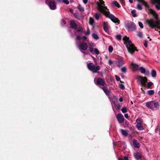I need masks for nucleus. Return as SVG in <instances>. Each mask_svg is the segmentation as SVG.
<instances>
[{
    "mask_svg": "<svg viewBox=\"0 0 160 160\" xmlns=\"http://www.w3.org/2000/svg\"><path fill=\"white\" fill-rule=\"evenodd\" d=\"M118 160H124L123 159H122V158H118Z\"/></svg>",
    "mask_w": 160,
    "mask_h": 160,
    "instance_id": "obj_64",
    "label": "nucleus"
},
{
    "mask_svg": "<svg viewBox=\"0 0 160 160\" xmlns=\"http://www.w3.org/2000/svg\"><path fill=\"white\" fill-rule=\"evenodd\" d=\"M154 91L153 90H149L148 91L147 93L149 95H152L154 94Z\"/></svg>",
    "mask_w": 160,
    "mask_h": 160,
    "instance_id": "obj_27",
    "label": "nucleus"
},
{
    "mask_svg": "<svg viewBox=\"0 0 160 160\" xmlns=\"http://www.w3.org/2000/svg\"><path fill=\"white\" fill-rule=\"evenodd\" d=\"M121 70L122 72L125 73L126 72V69L125 67H123L121 68Z\"/></svg>",
    "mask_w": 160,
    "mask_h": 160,
    "instance_id": "obj_38",
    "label": "nucleus"
},
{
    "mask_svg": "<svg viewBox=\"0 0 160 160\" xmlns=\"http://www.w3.org/2000/svg\"><path fill=\"white\" fill-rule=\"evenodd\" d=\"M94 82L97 85H99L101 86H104L105 82L103 79L99 78L98 79L94 78Z\"/></svg>",
    "mask_w": 160,
    "mask_h": 160,
    "instance_id": "obj_8",
    "label": "nucleus"
},
{
    "mask_svg": "<svg viewBox=\"0 0 160 160\" xmlns=\"http://www.w3.org/2000/svg\"><path fill=\"white\" fill-rule=\"evenodd\" d=\"M119 101L120 102H122L123 101V99H122V97H121L119 99Z\"/></svg>",
    "mask_w": 160,
    "mask_h": 160,
    "instance_id": "obj_60",
    "label": "nucleus"
},
{
    "mask_svg": "<svg viewBox=\"0 0 160 160\" xmlns=\"http://www.w3.org/2000/svg\"><path fill=\"white\" fill-rule=\"evenodd\" d=\"M134 156L137 160H139L142 157L141 155L138 152L135 153L134 154Z\"/></svg>",
    "mask_w": 160,
    "mask_h": 160,
    "instance_id": "obj_19",
    "label": "nucleus"
},
{
    "mask_svg": "<svg viewBox=\"0 0 160 160\" xmlns=\"http://www.w3.org/2000/svg\"><path fill=\"white\" fill-rule=\"evenodd\" d=\"M136 122H137V123H140V124H141L142 122V120L140 118H138L136 120Z\"/></svg>",
    "mask_w": 160,
    "mask_h": 160,
    "instance_id": "obj_42",
    "label": "nucleus"
},
{
    "mask_svg": "<svg viewBox=\"0 0 160 160\" xmlns=\"http://www.w3.org/2000/svg\"><path fill=\"white\" fill-rule=\"evenodd\" d=\"M108 51L109 52H112L113 50V48L112 46H109L108 48Z\"/></svg>",
    "mask_w": 160,
    "mask_h": 160,
    "instance_id": "obj_35",
    "label": "nucleus"
},
{
    "mask_svg": "<svg viewBox=\"0 0 160 160\" xmlns=\"http://www.w3.org/2000/svg\"><path fill=\"white\" fill-rule=\"evenodd\" d=\"M63 2L67 5L69 3V2L68 0H62Z\"/></svg>",
    "mask_w": 160,
    "mask_h": 160,
    "instance_id": "obj_46",
    "label": "nucleus"
},
{
    "mask_svg": "<svg viewBox=\"0 0 160 160\" xmlns=\"http://www.w3.org/2000/svg\"><path fill=\"white\" fill-rule=\"evenodd\" d=\"M45 3L51 10H54L56 9V5L54 1L46 0Z\"/></svg>",
    "mask_w": 160,
    "mask_h": 160,
    "instance_id": "obj_5",
    "label": "nucleus"
},
{
    "mask_svg": "<svg viewBox=\"0 0 160 160\" xmlns=\"http://www.w3.org/2000/svg\"><path fill=\"white\" fill-rule=\"evenodd\" d=\"M124 117L127 119H128L129 118L128 115V114L126 113L124 114Z\"/></svg>",
    "mask_w": 160,
    "mask_h": 160,
    "instance_id": "obj_54",
    "label": "nucleus"
},
{
    "mask_svg": "<svg viewBox=\"0 0 160 160\" xmlns=\"http://www.w3.org/2000/svg\"><path fill=\"white\" fill-rule=\"evenodd\" d=\"M137 1L138 2L141 3L146 8L149 9L151 13L152 14H154V11L152 9L149 8L150 7L149 5L147 3L144 1V0H137Z\"/></svg>",
    "mask_w": 160,
    "mask_h": 160,
    "instance_id": "obj_9",
    "label": "nucleus"
},
{
    "mask_svg": "<svg viewBox=\"0 0 160 160\" xmlns=\"http://www.w3.org/2000/svg\"><path fill=\"white\" fill-rule=\"evenodd\" d=\"M90 34V31L89 29H88L87 31L85 32V34L86 35H88Z\"/></svg>",
    "mask_w": 160,
    "mask_h": 160,
    "instance_id": "obj_45",
    "label": "nucleus"
},
{
    "mask_svg": "<svg viewBox=\"0 0 160 160\" xmlns=\"http://www.w3.org/2000/svg\"><path fill=\"white\" fill-rule=\"evenodd\" d=\"M92 38L96 39V40H98L99 39V38L98 35L97 34H96L95 33H93L92 35Z\"/></svg>",
    "mask_w": 160,
    "mask_h": 160,
    "instance_id": "obj_25",
    "label": "nucleus"
},
{
    "mask_svg": "<svg viewBox=\"0 0 160 160\" xmlns=\"http://www.w3.org/2000/svg\"><path fill=\"white\" fill-rule=\"evenodd\" d=\"M121 111L123 113H125L127 112V109L126 107H124L121 109Z\"/></svg>",
    "mask_w": 160,
    "mask_h": 160,
    "instance_id": "obj_32",
    "label": "nucleus"
},
{
    "mask_svg": "<svg viewBox=\"0 0 160 160\" xmlns=\"http://www.w3.org/2000/svg\"><path fill=\"white\" fill-rule=\"evenodd\" d=\"M157 28L160 29V21L157 20V25L156 26ZM159 34H160V31H159Z\"/></svg>",
    "mask_w": 160,
    "mask_h": 160,
    "instance_id": "obj_33",
    "label": "nucleus"
},
{
    "mask_svg": "<svg viewBox=\"0 0 160 160\" xmlns=\"http://www.w3.org/2000/svg\"><path fill=\"white\" fill-rule=\"evenodd\" d=\"M78 9L79 11L81 12L84 11V8L80 5H79V6L78 7Z\"/></svg>",
    "mask_w": 160,
    "mask_h": 160,
    "instance_id": "obj_30",
    "label": "nucleus"
},
{
    "mask_svg": "<svg viewBox=\"0 0 160 160\" xmlns=\"http://www.w3.org/2000/svg\"><path fill=\"white\" fill-rule=\"evenodd\" d=\"M144 45L145 47H147L148 46V44L147 43H144Z\"/></svg>",
    "mask_w": 160,
    "mask_h": 160,
    "instance_id": "obj_62",
    "label": "nucleus"
},
{
    "mask_svg": "<svg viewBox=\"0 0 160 160\" xmlns=\"http://www.w3.org/2000/svg\"><path fill=\"white\" fill-rule=\"evenodd\" d=\"M121 131L122 134L124 136H127L128 135V133L127 132L126 130L123 129H121Z\"/></svg>",
    "mask_w": 160,
    "mask_h": 160,
    "instance_id": "obj_24",
    "label": "nucleus"
},
{
    "mask_svg": "<svg viewBox=\"0 0 160 160\" xmlns=\"http://www.w3.org/2000/svg\"><path fill=\"white\" fill-rule=\"evenodd\" d=\"M99 3H97L98 9L106 17H108L114 23H119V21L114 15L110 14L107 7L105 6L104 2L102 0H99Z\"/></svg>",
    "mask_w": 160,
    "mask_h": 160,
    "instance_id": "obj_1",
    "label": "nucleus"
},
{
    "mask_svg": "<svg viewBox=\"0 0 160 160\" xmlns=\"http://www.w3.org/2000/svg\"><path fill=\"white\" fill-rule=\"evenodd\" d=\"M138 35L139 37H140L142 36V33L140 32H138Z\"/></svg>",
    "mask_w": 160,
    "mask_h": 160,
    "instance_id": "obj_51",
    "label": "nucleus"
},
{
    "mask_svg": "<svg viewBox=\"0 0 160 160\" xmlns=\"http://www.w3.org/2000/svg\"><path fill=\"white\" fill-rule=\"evenodd\" d=\"M70 12L71 13H73V10L71 9V8H70Z\"/></svg>",
    "mask_w": 160,
    "mask_h": 160,
    "instance_id": "obj_61",
    "label": "nucleus"
},
{
    "mask_svg": "<svg viewBox=\"0 0 160 160\" xmlns=\"http://www.w3.org/2000/svg\"><path fill=\"white\" fill-rule=\"evenodd\" d=\"M146 22L149 27L154 28L156 27L157 20H155L152 18L148 19L146 20Z\"/></svg>",
    "mask_w": 160,
    "mask_h": 160,
    "instance_id": "obj_4",
    "label": "nucleus"
},
{
    "mask_svg": "<svg viewBox=\"0 0 160 160\" xmlns=\"http://www.w3.org/2000/svg\"><path fill=\"white\" fill-rule=\"evenodd\" d=\"M79 49L83 50H87L88 46L87 43L84 42H83L80 43L79 46H78Z\"/></svg>",
    "mask_w": 160,
    "mask_h": 160,
    "instance_id": "obj_11",
    "label": "nucleus"
},
{
    "mask_svg": "<svg viewBox=\"0 0 160 160\" xmlns=\"http://www.w3.org/2000/svg\"><path fill=\"white\" fill-rule=\"evenodd\" d=\"M99 87L102 89L106 95L107 96H109L110 95V91L108 90V89L107 88V87H104L103 88H101L100 87Z\"/></svg>",
    "mask_w": 160,
    "mask_h": 160,
    "instance_id": "obj_15",
    "label": "nucleus"
},
{
    "mask_svg": "<svg viewBox=\"0 0 160 160\" xmlns=\"http://www.w3.org/2000/svg\"><path fill=\"white\" fill-rule=\"evenodd\" d=\"M131 13L132 14V16L135 18L137 16L136 14V11L135 10H133L131 11Z\"/></svg>",
    "mask_w": 160,
    "mask_h": 160,
    "instance_id": "obj_31",
    "label": "nucleus"
},
{
    "mask_svg": "<svg viewBox=\"0 0 160 160\" xmlns=\"http://www.w3.org/2000/svg\"><path fill=\"white\" fill-rule=\"evenodd\" d=\"M115 78L117 81H119L120 80V78L117 76H115Z\"/></svg>",
    "mask_w": 160,
    "mask_h": 160,
    "instance_id": "obj_48",
    "label": "nucleus"
},
{
    "mask_svg": "<svg viewBox=\"0 0 160 160\" xmlns=\"http://www.w3.org/2000/svg\"><path fill=\"white\" fill-rule=\"evenodd\" d=\"M123 39L124 41V43L126 45L127 50L129 53L132 54L135 51H137L135 47L132 43L131 41L128 38L125 36Z\"/></svg>",
    "mask_w": 160,
    "mask_h": 160,
    "instance_id": "obj_2",
    "label": "nucleus"
},
{
    "mask_svg": "<svg viewBox=\"0 0 160 160\" xmlns=\"http://www.w3.org/2000/svg\"><path fill=\"white\" fill-rule=\"evenodd\" d=\"M119 87L122 90H123L125 88V87H124V85L123 84H119Z\"/></svg>",
    "mask_w": 160,
    "mask_h": 160,
    "instance_id": "obj_37",
    "label": "nucleus"
},
{
    "mask_svg": "<svg viewBox=\"0 0 160 160\" xmlns=\"http://www.w3.org/2000/svg\"><path fill=\"white\" fill-rule=\"evenodd\" d=\"M153 106L154 108H155L157 109H158L159 108V102H155V101H153Z\"/></svg>",
    "mask_w": 160,
    "mask_h": 160,
    "instance_id": "obj_21",
    "label": "nucleus"
},
{
    "mask_svg": "<svg viewBox=\"0 0 160 160\" xmlns=\"http://www.w3.org/2000/svg\"><path fill=\"white\" fill-rule=\"evenodd\" d=\"M133 145L134 147L137 148H139L140 147V144L139 142H138V141L134 139L133 141Z\"/></svg>",
    "mask_w": 160,
    "mask_h": 160,
    "instance_id": "obj_18",
    "label": "nucleus"
},
{
    "mask_svg": "<svg viewBox=\"0 0 160 160\" xmlns=\"http://www.w3.org/2000/svg\"><path fill=\"white\" fill-rule=\"evenodd\" d=\"M153 83L152 82H149L148 83L147 87L148 88H150L151 87Z\"/></svg>",
    "mask_w": 160,
    "mask_h": 160,
    "instance_id": "obj_39",
    "label": "nucleus"
},
{
    "mask_svg": "<svg viewBox=\"0 0 160 160\" xmlns=\"http://www.w3.org/2000/svg\"><path fill=\"white\" fill-rule=\"evenodd\" d=\"M117 118L119 123H122L124 122V118L121 114H118L117 116Z\"/></svg>",
    "mask_w": 160,
    "mask_h": 160,
    "instance_id": "obj_12",
    "label": "nucleus"
},
{
    "mask_svg": "<svg viewBox=\"0 0 160 160\" xmlns=\"http://www.w3.org/2000/svg\"><path fill=\"white\" fill-rule=\"evenodd\" d=\"M153 101L148 102L146 103V106L152 110H154V108L153 106Z\"/></svg>",
    "mask_w": 160,
    "mask_h": 160,
    "instance_id": "obj_13",
    "label": "nucleus"
},
{
    "mask_svg": "<svg viewBox=\"0 0 160 160\" xmlns=\"http://www.w3.org/2000/svg\"><path fill=\"white\" fill-rule=\"evenodd\" d=\"M95 46V44L93 43H90V47H94Z\"/></svg>",
    "mask_w": 160,
    "mask_h": 160,
    "instance_id": "obj_50",
    "label": "nucleus"
},
{
    "mask_svg": "<svg viewBox=\"0 0 160 160\" xmlns=\"http://www.w3.org/2000/svg\"><path fill=\"white\" fill-rule=\"evenodd\" d=\"M121 107L120 105L119 104H117L116 106V109L118 110Z\"/></svg>",
    "mask_w": 160,
    "mask_h": 160,
    "instance_id": "obj_47",
    "label": "nucleus"
},
{
    "mask_svg": "<svg viewBox=\"0 0 160 160\" xmlns=\"http://www.w3.org/2000/svg\"><path fill=\"white\" fill-rule=\"evenodd\" d=\"M140 71L141 73L144 74L146 70L145 69L142 67H140Z\"/></svg>",
    "mask_w": 160,
    "mask_h": 160,
    "instance_id": "obj_29",
    "label": "nucleus"
},
{
    "mask_svg": "<svg viewBox=\"0 0 160 160\" xmlns=\"http://www.w3.org/2000/svg\"><path fill=\"white\" fill-rule=\"evenodd\" d=\"M102 26L104 31L107 33H108L111 27L107 22H103Z\"/></svg>",
    "mask_w": 160,
    "mask_h": 160,
    "instance_id": "obj_10",
    "label": "nucleus"
},
{
    "mask_svg": "<svg viewBox=\"0 0 160 160\" xmlns=\"http://www.w3.org/2000/svg\"><path fill=\"white\" fill-rule=\"evenodd\" d=\"M131 65L133 71H137L138 70V65L132 63L131 64Z\"/></svg>",
    "mask_w": 160,
    "mask_h": 160,
    "instance_id": "obj_20",
    "label": "nucleus"
},
{
    "mask_svg": "<svg viewBox=\"0 0 160 160\" xmlns=\"http://www.w3.org/2000/svg\"><path fill=\"white\" fill-rule=\"evenodd\" d=\"M146 76H149L150 75V72L148 70L146 71L144 73Z\"/></svg>",
    "mask_w": 160,
    "mask_h": 160,
    "instance_id": "obj_44",
    "label": "nucleus"
},
{
    "mask_svg": "<svg viewBox=\"0 0 160 160\" xmlns=\"http://www.w3.org/2000/svg\"><path fill=\"white\" fill-rule=\"evenodd\" d=\"M108 64L110 65H111L112 64V62L111 60H109L108 61Z\"/></svg>",
    "mask_w": 160,
    "mask_h": 160,
    "instance_id": "obj_53",
    "label": "nucleus"
},
{
    "mask_svg": "<svg viewBox=\"0 0 160 160\" xmlns=\"http://www.w3.org/2000/svg\"><path fill=\"white\" fill-rule=\"evenodd\" d=\"M151 75L152 77L154 78L156 77V72L155 70H152L151 72Z\"/></svg>",
    "mask_w": 160,
    "mask_h": 160,
    "instance_id": "obj_26",
    "label": "nucleus"
},
{
    "mask_svg": "<svg viewBox=\"0 0 160 160\" xmlns=\"http://www.w3.org/2000/svg\"><path fill=\"white\" fill-rule=\"evenodd\" d=\"M81 37L79 36H78L76 37V39L77 40H79L81 39Z\"/></svg>",
    "mask_w": 160,
    "mask_h": 160,
    "instance_id": "obj_55",
    "label": "nucleus"
},
{
    "mask_svg": "<svg viewBox=\"0 0 160 160\" xmlns=\"http://www.w3.org/2000/svg\"><path fill=\"white\" fill-rule=\"evenodd\" d=\"M137 79L141 83L142 86L145 87L146 82L147 81V79L146 77H142L140 76H137Z\"/></svg>",
    "mask_w": 160,
    "mask_h": 160,
    "instance_id": "obj_6",
    "label": "nucleus"
},
{
    "mask_svg": "<svg viewBox=\"0 0 160 160\" xmlns=\"http://www.w3.org/2000/svg\"><path fill=\"white\" fill-rule=\"evenodd\" d=\"M78 13L77 12L75 13H74V16L76 17V18H78Z\"/></svg>",
    "mask_w": 160,
    "mask_h": 160,
    "instance_id": "obj_56",
    "label": "nucleus"
},
{
    "mask_svg": "<svg viewBox=\"0 0 160 160\" xmlns=\"http://www.w3.org/2000/svg\"><path fill=\"white\" fill-rule=\"evenodd\" d=\"M138 25H139V26L141 28H143V26L142 23L141 22H138Z\"/></svg>",
    "mask_w": 160,
    "mask_h": 160,
    "instance_id": "obj_40",
    "label": "nucleus"
},
{
    "mask_svg": "<svg viewBox=\"0 0 160 160\" xmlns=\"http://www.w3.org/2000/svg\"><path fill=\"white\" fill-rule=\"evenodd\" d=\"M124 158L125 160H128V157L127 156L124 157Z\"/></svg>",
    "mask_w": 160,
    "mask_h": 160,
    "instance_id": "obj_59",
    "label": "nucleus"
},
{
    "mask_svg": "<svg viewBox=\"0 0 160 160\" xmlns=\"http://www.w3.org/2000/svg\"><path fill=\"white\" fill-rule=\"evenodd\" d=\"M90 24L92 26H93L94 25V22L93 21H92V22H90Z\"/></svg>",
    "mask_w": 160,
    "mask_h": 160,
    "instance_id": "obj_57",
    "label": "nucleus"
},
{
    "mask_svg": "<svg viewBox=\"0 0 160 160\" xmlns=\"http://www.w3.org/2000/svg\"><path fill=\"white\" fill-rule=\"evenodd\" d=\"M116 63L118 67H120L124 63V61L122 60H117L116 61Z\"/></svg>",
    "mask_w": 160,
    "mask_h": 160,
    "instance_id": "obj_16",
    "label": "nucleus"
},
{
    "mask_svg": "<svg viewBox=\"0 0 160 160\" xmlns=\"http://www.w3.org/2000/svg\"><path fill=\"white\" fill-rule=\"evenodd\" d=\"M101 15V14L96 12L94 15V17L96 20H98L99 19Z\"/></svg>",
    "mask_w": 160,
    "mask_h": 160,
    "instance_id": "obj_23",
    "label": "nucleus"
},
{
    "mask_svg": "<svg viewBox=\"0 0 160 160\" xmlns=\"http://www.w3.org/2000/svg\"><path fill=\"white\" fill-rule=\"evenodd\" d=\"M77 31L79 33H81L82 31V28L81 27H79L77 28Z\"/></svg>",
    "mask_w": 160,
    "mask_h": 160,
    "instance_id": "obj_36",
    "label": "nucleus"
},
{
    "mask_svg": "<svg viewBox=\"0 0 160 160\" xmlns=\"http://www.w3.org/2000/svg\"><path fill=\"white\" fill-rule=\"evenodd\" d=\"M70 25L71 27L73 29H76L77 28V26L74 21H70Z\"/></svg>",
    "mask_w": 160,
    "mask_h": 160,
    "instance_id": "obj_14",
    "label": "nucleus"
},
{
    "mask_svg": "<svg viewBox=\"0 0 160 160\" xmlns=\"http://www.w3.org/2000/svg\"><path fill=\"white\" fill-rule=\"evenodd\" d=\"M154 2L157 3L155 5L156 8L158 10L160 9V0H154Z\"/></svg>",
    "mask_w": 160,
    "mask_h": 160,
    "instance_id": "obj_17",
    "label": "nucleus"
},
{
    "mask_svg": "<svg viewBox=\"0 0 160 160\" xmlns=\"http://www.w3.org/2000/svg\"><path fill=\"white\" fill-rule=\"evenodd\" d=\"M87 66L88 68L93 73H95L99 70L100 69V67L99 66H97L96 67L92 62H90L87 64Z\"/></svg>",
    "mask_w": 160,
    "mask_h": 160,
    "instance_id": "obj_3",
    "label": "nucleus"
},
{
    "mask_svg": "<svg viewBox=\"0 0 160 160\" xmlns=\"http://www.w3.org/2000/svg\"><path fill=\"white\" fill-rule=\"evenodd\" d=\"M116 38L119 40H121L122 39L121 36L120 35H117L116 36Z\"/></svg>",
    "mask_w": 160,
    "mask_h": 160,
    "instance_id": "obj_34",
    "label": "nucleus"
},
{
    "mask_svg": "<svg viewBox=\"0 0 160 160\" xmlns=\"http://www.w3.org/2000/svg\"><path fill=\"white\" fill-rule=\"evenodd\" d=\"M137 8L139 10H141L142 9V6L140 4H138L137 5Z\"/></svg>",
    "mask_w": 160,
    "mask_h": 160,
    "instance_id": "obj_41",
    "label": "nucleus"
},
{
    "mask_svg": "<svg viewBox=\"0 0 160 160\" xmlns=\"http://www.w3.org/2000/svg\"><path fill=\"white\" fill-rule=\"evenodd\" d=\"M136 126L138 129L139 130L141 131L144 129L140 123L138 122V123L137 124Z\"/></svg>",
    "mask_w": 160,
    "mask_h": 160,
    "instance_id": "obj_22",
    "label": "nucleus"
},
{
    "mask_svg": "<svg viewBox=\"0 0 160 160\" xmlns=\"http://www.w3.org/2000/svg\"><path fill=\"white\" fill-rule=\"evenodd\" d=\"M129 2L131 3H133V0H129Z\"/></svg>",
    "mask_w": 160,
    "mask_h": 160,
    "instance_id": "obj_63",
    "label": "nucleus"
},
{
    "mask_svg": "<svg viewBox=\"0 0 160 160\" xmlns=\"http://www.w3.org/2000/svg\"><path fill=\"white\" fill-rule=\"evenodd\" d=\"M88 1V0H83V2L85 4H86L87 3Z\"/></svg>",
    "mask_w": 160,
    "mask_h": 160,
    "instance_id": "obj_58",
    "label": "nucleus"
},
{
    "mask_svg": "<svg viewBox=\"0 0 160 160\" xmlns=\"http://www.w3.org/2000/svg\"><path fill=\"white\" fill-rule=\"evenodd\" d=\"M94 52L97 55H98L99 53V52L98 50L96 48H95L94 49Z\"/></svg>",
    "mask_w": 160,
    "mask_h": 160,
    "instance_id": "obj_43",
    "label": "nucleus"
},
{
    "mask_svg": "<svg viewBox=\"0 0 160 160\" xmlns=\"http://www.w3.org/2000/svg\"><path fill=\"white\" fill-rule=\"evenodd\" d=\"M126 28L128 30L131 31H134L136 28V26L135 23L131 22L126 25Z\"/></svg>",
    "mask_w": 160,
    "mask_h": 160,
    "instance_id": "obj_7",
    "label": "nucleus"
},
{
    "mask_svg": "<svg viewBox=\"0 0 160 160\" xmlns=\"http://www.w3.org/2000/svg\"><path fill=\"white\" fill-rule=\"evenodd\" d=\"M112 4L114 6L119 8L120 6L118 4V2L116 1H113L112 2Z\"/></svg>",
    "mask_w": 160,
    "mask_h": 160,
    "instance_id": "obj_28",
    "label": "nucleus"
},
{
    "mask_svg": "<svg viewBox=\"0 0 160 160\" xmlns=\"http://www.w3.org/2000/svg\"><path fill=\"white\" fill-rule=\"evenodd\" d=\"M87 37L86 36H83L82 38V39L84 41L87 39Z\"/></svg>",
    "mask_w": 160,
    "mask_h": 160,
    "instance_id": "obj_52",
    "label": "nucleus"
},
{
    "mask_svg": "<svg viewBox=\"0 0 160 160\" xmlns=\"http://www.w3.org/2000/svg\"><path fill=\"white\" fill-rule=\"evenodd\" d=\"M89 50L91 52H92L93 51V49L91 47H89Z\"/></svg>",
    "mask_w": 160,
    "mask_h": 160,
    "instance_id": "obj_49",
    "label": "nucleus"
}]
</instances>
